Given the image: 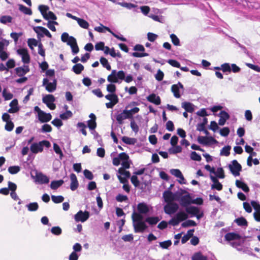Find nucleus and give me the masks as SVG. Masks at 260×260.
Segmentation results:
<instances>
[{
	"label": "nucleus",
	"instance_id": "nucleus-1",
	"mask_svg": "<svg viewBox=\"0 0 260 260\" xmlns=\"http://www.w3.org/2000/svg\"><path fill=\"white\" fill-rule=\"evenodd\" d=\"M123 80L127 83H130L133 80V78L131 75H128L125 77V73L123 71L117 72L116 70H112L111 74L107 77V80L110 83H120Z\"/></svg>",
	"mask_w": 260,
	"mask_h": 260
},
{
	"label": "nucleus",
	"instance_id": "nucleus-2",
	"mask_svg": "<svg viewBox=\"0 0 260 260\" xmlns=\"http://www.w3.org/2000/svg\"><path fill=\"white\" fill-rule=\"evenodd\" d=\"M132 218L135 233H143L148 228L145 221L143 220V216L140 213L134 212Z\"/></svg>",
	"mask_w": 260,
	"mask_h": 260
},
{
	"label": "nucleus",
	"instance_id": "nucleus-3",
	"mask_svg": "<svg viewBox=\"0 0 260 260\" xmlns=\"http://www.w3.org/2000/svg\"><path fill=\"white\" fill-rule=\"evenodd\" d=\"M200 202L196 203L194 200H192L190 195L188 193L187 194L183 196L180 200V205L184 207H187L188 205L191 203H197L198 204H202L203 200L202 199H199Z\"/></svg>",
	"mask_w": 260,
	"mask_h": 260
},
{
	"label": "nucleus",
	"instance_id": "nucleus-4",
	"mask_svg": "<svg viewBox=\"0 0 260 260\" xmlns=\"http://www.w3.org/2000/svg\"><path fill=\"white\" fill-rule=\"evenodd\" d=\"M228 168L235 177L239 176L240 172L242 171V166L237 160H232L231 164L229 165Z\"/></svg>",
	"mask_w": 260,
	"mask_h": 260
},
{
	"label": "nucleus",
	"instance_id": "nucleus-5",
	"mask_svg": "<svg viewBox=\"0 0 260 260\" xmlns=\"http://www.w3.org/2000/svg\"><path fill=\"white\" fill-rule=\"evenodd\" d=\"M179 208L178 205L174 202L168 203L164 206L165 212L168 215H172L175 213Z\"/></svg>",
	"mask_w": 260,
	"mask_h": 260
},
{
	"label": "nucleus",
	"instance_id": "nucleus-6",
	"mask_svg": "<svg viewBox=\"0 0 260 260\" xmlns=\"http://www.w3.org/2000/svg\"><path fill=\"white\" fill-rule=\"evenodd\" d=\"M57 81L54 79L52 82H49L47 78H44L43 80V86L49 92H53L56 90Z\"/></svg>",
	"mask_w": 260,
	"mask_h": 260
},
{
	"label": "nucleus",
	"instance_id": "nucleus-7",
	"mask_svg": "<svg viewBox=\"0 0 260 260\" xmlns=\"http://www.w3.org/2000/svg\"><path fill=\"white\" fill-rule=\"evenodd\" d=\"M34 30L37 34L38 38L43 37L44 35L51 38V34L47 29L42 26H36L34 27Z\"/></svg>",
	"mask_w": 260,
	"mask_h": 260
},
{
	"label": "nucleus",
	"instance_id": "nucleus-8",
	"mask_svg": "<svg viewBox=\"0 0 260 260\" xmlns=\"http://www.w3.org/2000/svg\"><path fill=\"white\" fill-rule=\"evenodd\" d=\"M163 198L166 203H172L174 201L178 200L177 193H174L170 190H166L163 193Z\"/></svg>",
	"mask_w": 260,
	"mask_h": 260
},
{
	"label": "nucleus",
	"instance_id": "nucleus-9",
	"mask_svg": "<svg viewBox=\"0 0 260 260\" xmlns=\"http://www.w3.org/2000/svg\"><path fill=\"white\" fill-rule=\"evenodd\" d=\"M89 217V213L87 211L83 212L79 211L77 214L75 215V220L77 222L81 221L82 222L87 220Z\"/></svg>",
	"mask_w": 260,
	"mask_h": 260
},
{
	"label": "nucleus",
	"instance_id": "nucleus-10",
	"mask_svg": "<svg viewBox=\"0 0 260 260\" xmlns=\"http://www.w3.org/2000/svg\"><path fill=\"white\" fill-rule=\"evenodd\" d=\"M67 44L70 46L73 55H75L78 53L79 49L76 40L74 37H71L70 38V41H68Z\"/></svg>",
	"mask_w": 260,
	"mask_h": 260
},
{
	"label": "nucleus",
	"instance_id": "nucleus-11",
	"mask_svg": "<svg viewBox=\"0 0 260 260\" xmlns=\"http://www.w3.org/2000/svg\"><path fill=\"white\" fill-rule=\"evenodd\" d=\"M17 53L21 56L23 62L24 63H28L30 62V57L26 49H19L17 50Z\"/></svg>",
	"mask_w": 260,
	"mask_h": 260
},
{
	"label": "nucleus",
	"instance_id": "nucleus-12",
	"mask_svg": "<svg viewBox=\"0 0 260 260\" xmlns=\"http://www.w3.org/2000/svg\"><path fill=\"white\" fill-rule=\"evenodd\" d=\"M129 113L127 112V110H123L122 112L116 115V119L119 124H122L123 123V120L125 119H131L129 118Z\"/></svg>",
	"mask_w": 260,
	"mask_h": 260
},
{
	"label": "nucleus",
	"instance_id": "nucleus-13",
	"mask_svg": "<svg viewBox=\"0 0 260 260\" xmlns=\"http://www.w3.org/2000/svg\"><path fill=\"white\" fill-rule=\"evenodd\" d=\"M36 181L40 184H47L49 182V178L43 173H39L36 176Z\"/></svg>",
	"mask_w": 260,
	"mask_h": 260
},
{
	"label": "nucleus",
	"instance_id": "nucleus-14",
	"mask_svg": "<svg viewBox=\"0 0 260 260\" xmlns=\"http://www.w3.org/2000/svg\"><path fill=\"white\" fill-rule=\"evenodd\" d=\"M170 173L172 175L175 176L176 177L180 179L179 181L180 184H185V179L181 173V172L178 169H171Z\"/></svg>",
	"mask_w": 260,
	"mask_h": 260
},
{
	"label": "nucleus",
	"instance_id": "nucleus-15",
	"mask_svg": "<svg viewBox=\"0 0 260 260\" xmlns=\"http://www.w3.org/2000/svg\"><path fill=\"white\" fill-rule=\"evenodd\" d=\"M16 74L20 77L23 76L29 71L28 66L24 65L23 67H18L15 69Z\"/></svg>",
	"mask_w": 260,
	"mask_h": 260
},
{
	"label": "nucleus",
	"instance_id": "nucleus-16",
	"mask_svg": "<svg viewBox=\"0 0 260 260\" xmlns=\"http://www.w3.org/2000/svg\"><path fill=\"white\" fill-rule=\"evenodd\" d=\"M147 100L150 103H153L156 105H159L161 103L160 98L155 93H152L147 96Z\"/></svg>",
	"mask_w": 260,
	"mask_h": 260
},
{
	"label": "nucleus",
	"instance_id": "nucleus-17",
	"mask_svg": "<svg viewBox=\"0 0 260 260\" xmlns=\"http://www.w3.org/2000/svg\"><path fill=\"white\" fill-rule=\"evenodd\" d=\"M70 179L71 183L70 185V188L72 190L74 191L77 189L79 183L75 174L72 173L70 175Z\"/></svg>",
	"mask_w": 260,
	"mask_h": 260
},
{
	"label": "nucleus",
	"instance_id": "nucleus-18",
	"mask_svg": "<svg viewBox=\"0 0 260 260\" xmlns=\"http://www.w3.org/2000/svg\"><path fill=\"white\" fill-rule=\"evenodd\" d=\"M30 151L34 153H37L39 152H42L43 150L42 145L39 143H32L30 147Z\"/></svg>",
	"mask_w": 260,
	"mask_h": 260
},
{
	"label": "nucleus",
	"instance_id": "nucleus-19",
	"mask_svg": "<svg viewBox=\"0 0 260 260\" xmlns=\"http://www.w3.org/2000/svg\"><path fill=\"white\" fill-rule=\"evenodd\" d=\"M181 107L185 109L186 112L189 113H192L194 110V105L189 102H184L182 103Z\"/></svg>",
	"mask_w": 260,
	"mask_h": 260
},
{
	"label": "nucleus",
	"instance_id": "nucleus-20",
	"mask_svg": "<svg viewBox=\"0 0 260 260\" xmlns=\"http://www.w3.org/2000/svg\"><path fill=\"white\" fill-rule=\"evenodd\" d=\"M52 118V116L50 113H46L45 112L41 114L39 117L38 119L42 122H47L49 121Z\"/></svg>",
	"mask_w": 260,
	"mask_h": 260
},
{
	"label": "nucleus",
	"instance_id": "nucleus-21",
	"mask_svg": "<svg viewBox=\"0 0 260 260\" xmlns=\"http://www.w3.org/2000/svg\"><path fill=\"white\" fill-rule=\"evenodd\" d=\"M225 240L228 241H231L234 240H239L241 238V236L235 233H228L225 236Z\"/></svg>",
	"mask_w": 260,
	"mask_h": 260
},
{
	"label": "nucleus",
	"instance_id": "nucleus-22",
	"mask_svg": "<svg viewBox=\"0 0 260 260\" xmlns=\"http://www.w3.org/2000/svg\"><path fill=\"white\" fill-rule=\"evenodd\" d=\"M185 211L187 214L191 215V217L194 216L198 212H200V209L198 207L192 206L186 207Z\"/></svg>",
	"mask_w": 260,
	"mask_h": 260
},
{
	"label": "nucleus",
	"instance_id": "nucleus-23",
	"mask_svg": "<svg viewBox=\"0 0 260 260\" xmlns=\"http://www.w3.org/2000/svg\"><path fill=\"white\" fill-rule=\"evenodd\" d=\"M137 208L138 212L140 214H146L149 211L147 205L144 203H139L138 205Z\"/></svg>",
	"mask_w": 260,
	"mask_h": 260
},
{
	"label": "nucleus",
	"instance_id": "nucleus-24",
	"mask_svg": "<svg viewBox=\"0 0 260 260\" xmlns=\"http://www.w3.org/2000/svg\"><path fill=\"white\" fill-rule=\"evenodd\" d=\"M236 185L237 187L242 189L245 192H248L249 188L247 185L244 182L237 180L236 181Z\"/></svg>",
	"mask_w": 260,
	"mask_h": 260
},
{
	"label": "nucleus",
	"instance_id": "nucleus-25",
	"mask_svg": "<svg viewBox=\"0 0 260 260\" xmlns=\"http://www.w3.org/2000/svg\"><path fill=\"white\" fill-rule=\"evenodd\" d=\"M84 69V66L81 63H76L72 68V71L76 74H80Z\"/></svg>",
	"mask_w": 260,
	"mask_h": 260
},
{
	"label": "nucleus",
	"instance_id": "nucleus-26",
	"mask_svg": "<svg viewBox=\"0 0 260 260\" xmlns=\"http://www.w3.org/2000/svg\"><path fill=\"white\" fill-rule=\"evenodd\" d=\"M175 217L178 219V220H179V222H180L181 221L187 219L188 216L187 213H185L184 211H179L176 214Z\"/></svg>",
	"mask_w": 260,
	"mask_h": 260
},
{
	"label": "nucleus",
	"instance_id": "nucleus-27",
	"mask_svg": "<svg viewBox=\"0 0 260 260\" xmlns=\"http://www.w3.org/2000/svg\"><path fill=\"white\" fill-rule=\"evenodd\" d=\"M55 99L54 96L52 94H47L43 98V103L46 105L49 103H53Z\"/></svg>",
	"mask_w": 260,
	"mask_h": 260
},
{
	"label": "nucleus",
	"instance_id": "nucleus-28",
	"mask_svg": "<svg viewBox=\"0 0 260 260\" xmlns=\"http://www.w3.org/2000/svg\"><path fill=\"white\" fill-rule=\"evenodd\" d=\"M27 210L30 212L36 211L39 209V205L37 202L30 203L26 205Z\"/></svg>",
	"mask_w": 260,
	"mask_h": 260
},
{
	"label": "nucleus",
	"instance_id": "nucleus-29",
	"mask_svg": "<svg viewBox=\"0 0 260 260\" xmlns=\"http://www.w3.org/2000/svg\"><path fill=\"white\" fill-rule=\"evenodd\" d=\"M64 183L63 180H59L57 181H52L50 184V187L52 189H57L58 187L61 186Z\"/></svg>",
	"mask_w": 260,
	"mask_h": 260
},
{
	"label": "nucleus",
	"instance_id": "nucleus-30",
	"mask_svg": "<svg viewBox=\"0 0 260 260\" xmlns=\"http://www.w3.org/2000/svg\"><path fill=\"white\" fill-rule=\"evenodd\" d=\"M18 6L19 11L23 13L28 15H31L32 14V11L30 9L27 8L22 4H19Z\"/></svg>",
	"mask_w": 260,
	"mask_h": 260
},
{
	"label": "nucleus",
	"instance_id": "nucleus-31",
	"mask_svg": "<svg viewBox=\"0 0 260 260\" xmlns=\"http://www.w3.org/2000/svg\"><path fill=\"white\" fill-rule=\"evenodd\" d=\"M192 260H207V257L203 255L201 252H196L191 257Z\"/></svg>",
	"mask_w": 260,
	"mask_h": 260
},
{
	"label": "nucleus",
	"instance_id": "nucleus-32",
	"mask_svg": "<svg viewBox=\"0 0 260 260\" xmlns=\"http://www.w3.org/2000/svg\"><path fill=\"white\" fill-rule=\"evenodd\" d=\"M235 222L239 225L241 226H247L248 225V222L247 220L243 217H239L235 220Z\"/></svg>",
	"mask_w": 260,
	"mask_h": 260
},
{
	"label": "nucleus",
	"instance_id": "nucleus-33",
	"mask_svg": "<svg viewBox=\"0 0 260 260\" xmlns=\"http://www.w3.org/2000/svg\"><path fill=\"white\" fill-rule=\"evenodd\" d=\"M159 220V219L158 217H149L145 219V222L151 225H155Z\"/></svg>",
	"mask_w": 260,
	"mask_h": 260
},
{
	"label": "nucleus",
	"instance_id": "nucleus-34",
	"mask_svg": "<svg viewBox=\"0 0 260 260\" xmlns=\"http://www.w3.org/2000/svg\"><path fill=\"white\" fill-rule=\"evenodd\" d=\"M231 147L229 145L223 147L221 150L220 155L221 156H228L230 154Z\"/></svg>",
	"mask_w": 260,
	"mask_h": 260
},
{
	"label": "nucleus",
	"instance_id": "nucleus-35",
	"mask_svg": "<svg viewBox=\"0 0 260 260\" xmlns=\"http://www.w3.org/2000/svg\"><path fill=\"white\" fill-rule=\"evenodd\" d=\"M106 30L110 32L115 38H117L118 40H120L123 42H126L127 41L126 39L124 38L122 35L119 36L115 33L113 32L110 28L107 26H103Z\"/></svg>",
	"mask_w": 260,
	"mask_h": 260
},
{
	"label": "nucleus",
	"instance_id": "nucleus-36",
	"mask_svg": "<svg viewBox=\"0 0 260 260\" xmlns=\"http://www.w3.org/2000/svg\"><path fill=\"white\" fill-rule=\"evenodd\" d=\"M39 10H40L43 18L44 19H47L46 15L48 13L47 11L49 10V7L47 6L40 5L39 7Z\"/></svg>",
	"mask_w": 260,
	"mask_h": 260
},
{
	"label": "nucleus",
	"instance_id": "nucleus-37",
	"mask_svg": "<svg viewBox=\"0 0 260 260\" xmlns=\"http://www.w3.org/2000/svg\"><path fill=\"white\" fill-rule=\"evenodd\" d=\"M100 61L103 67L106 68V69L108 71L111 70V66L109 64L108 60L106 58L101 57Z\"/></svg>",
	"mask_w": 260,
	"mask_h": 260
},
{
	"label": "nucleus",
	"instance_id": "nucleus-38",
	"mask_svg": "<svg viewBox=\"0 0 260 260\" xmlns=\"http://www.w3.org/2000/svg\"><path fill=\"white\" fill-rule=\"evenodd\" d=\"M105 98L110 101V102H118L119 100L117 95L115 93H111V94H108L105 96Z\"/></svg>",
	"mask_w": 260,
	"mask_h": 260
},
{
	"label": "nucleus",
	"instance_id": "nucleus-39",
	"mask_svg": "<svg viewBox=\"0 0 260 260\" xmlns=\"http://www.w3.org/2000/svg\"><path fill=\"white\" fill-rule=\"evenodd\" d=\"M122 141L126 144L134 145L136 142V139L135 138H129L126 136H124L122 138Z\"/></svg>",
	"mask_w": 260,
	"mask_h": 260
},
{
	"label": "nucleus",
	"instance_id": "nucleus-40",
	"mask_svg": "<svg viewBox=\"0 0 260 260\" xmlns=\"http://www.w3.org/2000/svg\"><path fill=\"white\" fill-rule=\"evenodd\" d=\"M77 126L78 128H80V131L83 135H84V136L87 135V132L85 130V128L87 127V126L84 123L82 122H78L77 124Z\"/></svg>",
	"mask_w": 260,
	"mask_h": 260
},
{
	"label": "nucleus",
	"instance_id": "nucleus-41",
	"mask_svg": "<svg viewBox=\"0 0 260 260\" xmlns=\"http://www.w3.org/2000/svg\"><path fill=\"white\" fill-rule=\"evenodd\" d=\"M73 113L71 111H67L66 112L60 114V118L62 120H67L72 117Z\"/></svg>",
	"mask_w": 260,
	"mask_h": 260
},
{
	"label": "nucleus",
	"instance_id": "nucleus-42",
	"mask_svg": "<svg viewBox=\"0 0 260 260\" xmlns=\"http://www.w3.org/2000/svg\"><path fill=\"white\" fill-rule=\"evenodd\" d=\"M12 17L10 16H2L0 18V22L3 24H6L7 23H11L12 21Z\"/></svg>",
	"mask_w": 260,
	"mask_h": 260
},
{
	"label": "nucleus",
	"instance_id": "nucleus-43",
	"mask_svg": "<svg viewBox=\"0 0 260 260\" xmlns=\"http://www.w3.org/2000/svg\"><path fill=\"white\" fill-rule=\"evenodd\" d=\"M171 90L173 92L175 98H179L180 97L178 85H173L171 87Z\"/></svg>",
	"mask_w": 260,
	"mask_h": 260
},
{
	"label": "nucleus",
	"instance_id": "nucleus-44",
	"mask_svg": "<svg viewBox=\"0 0 260 260\" xmlns=\"http://www.w3.org/2000/svg\"><path fill=\"white\" fill-rule=\"evenodd\" d=\"M52 201L56 204L60 203L64 201V198L62 196H51Z\"/></svg>",
	"mask_w": 260,
	"mask_h": 260
},
{
	"label": "nucleus",
	"instance_id": "nucleus-45",
	"mask_svg": "<svg viewBox=\"0 0 260 260\" xmlns=\"http://www.w3.org/2000/svg\"><path fill=\"white\" fill-rule=\"evenodd\" d=\"M217 177L219 178H224L225 177L224 174V171L222 168H217V170H215V173H214Z\"/></svg>",
	"mask_w": 260,
	"mask_h": 260
},
{
	"label": "nucleus",
	"instance_id": "nucleus-46",
	"mask_svg": "<svg viewBox=\"0 0 260 260\" xmlns=\"http://www.w3.org/2000/svg\"><path fill=\"white\" fill-rule=\"evenodd\" d=\"M197 225V223L195 221L192 220H187L186 221L183 222L181 226L183 228H186L188 226H195Z\"/></svg>",
	"mask_w": 260,
	"mask_h": 260
},
{
	"label": "nucleus",
	"instance_id": "nucleus-47",
	"mask_svg": "<svg viewBox=\"0 0 260 260\" xmlns=\"http://www.w3.org/2000/svg\"><path fill=\"white\" fill-rule=\"evenodd\" d=\"M51 232L54 235L59 236L61 234L62 230L59 226H53L51 229Z\"/></svg>",
	"mask_w": 260,
	"mask_h": 260
},
{
	"label": "nucleus",
	"instance_id": "nucleus-48",
	"mask_svg": "<svg viewBox=\"0 0 260 260\" xmlns=\"http://www.w3.org/2000/svg\"><path fill=\"white\" fill-rule=\"evenodd\" d=\"M78 24L82 28H88L89 26L88 23L85 21V20L81 19V18H78L77 20Z\"/></svg>",
	"mask_w": 260,
	"mask_h": 260
},
{
	"label": "nucleus",
	"instance_id": "nucleus-49",
	"mask_svg": "<svg viewBox=\"0 0 260 260\" xmlns=\"http://www.w3.org/2000/svg\"><path fill=\"white\" fill-rule=\"evenodd\" d=\"M20 170V168L18 166H11L8 168V171L11 174H17Z\"/></svg>",
	"mask_w": 260,
	"mask_h": 260
},
{
	"label": "nucleus",
	"instance_id": "nucleus-50",
	"mask_svg": "<svg viewBox=\"0 0 260 260\" xmlns=\"http://www.w3.org/2000/svg\"><path fill=\"white\" fill-rule=\"evenodd\" d=\"M220 69L224 73L231 72V64L229 63H224L221 64Z\"/></svg>",
	"mask_w": 260,
	"mask_h": 260
},
{
	"label": "nucleus",
	"instance_id": "nucleus-51",
	"mask_svg": "<svg viewBox=\"0 0 260 260\" xmlns=\"http://www.w3.org/2000/svg\"><path fill=\"white\" fill-rule=\"evenodd\" d=\"M172 245V241L170 240L159 242V246L162 249H168Z\"/></svg>",
	"mask_w": 260,
	"mask_h": 260
},
{
	"label": "nucleus",
	"instance_id": "nucleus-52",
	"mask_svg": "<svg viewBox=\"0 0 260 260\" xmlns=\"http://www.w3.org/2000/svg\"><path fill=\"white\" fill-rule=\"evenodd\" d=\"M241 243V242H232L230 243V244L237 250L241 251L243 250V246Z\"/></svg>",
	"mask_w": 260,
	"mask_h": 260
},
{
	"label": "nucleus",
	"instance_id": "nucleus-53",
	"mask_svg": "<svg viewBox=\"0 0 260 260\" xmlns=\"http://www.w3.org/2000/svg\"><path fill=\"white\" fill-rule=\"evenodd\" d=\"M28 46L31 49H33V46H38V41L35 39H29L27 41Z\"/></svg>",
	"mask_w": 260,
	"mask_h": 260
},
{
	"label": "nucleus",
	"instance_id": "nucleus-54",
	"mask_svg": "<svg viewBox=\"0 0 260 260\" xmlns=\"http://www.w3.org/2000/svg\"><path fill=\"white\" fill-rule=\"evenodd\" d=\"M190 158L193 160L200 161L202 158L200 155L198 154L196 152L192 151L190 153Z\"/></svg>",
	"mask_w": 260,
	"mask_h": 260
},
{
	"label": "nucleus",
	"instance_id": "nucleus-55",
	"mask_svg": "<svg viewBox=\"0 0 260 260\" xmlns=\"http://www.w3.org/2000/svg\"><path fill=\"white\" fill-rule=\"evenodd\" d=\"M116 200L118 202H126L128 201V197L125 195L118 194L116 197Z\"/></svg>",
	"mask_w": 260,
	"mask_h": 260
},
{
	"label": "nucleus",
	"instance_id": "nucleus-56",
	"mask_svg": "<svg viewBox=\"0 0 260 260\" xmlns=\"http://www.w3.org/2000/svg\"><path fill=\"white\" fill-rule=\"evenodd\" d=\"M170 38L171 39L172 42L173 44L175 46H180V40L178 38V37L175 34H171L170 35Z\"/></svg>",
	"mask_w": 260,
	"mask_h": 260
},
{
	"label": "nucleus",
	"instance_id": "nucleus-57",
	"mask_svg": "<svg viewBox=\"0 0 260 260\" xmlns=\"http://www.w3.org/2000/svg\"><path fill=\"white\" fill-rule=\"evenodd\" d=\"M3 96L4 98L5 99V100H10L12 99L13 97V95L12 93H11L10 92H7V90L6 89H4L3 91Z\"/></svg>",
	"mask_w": 260,
	"mask_h": 260
},
{
	"label": "nucleus",
	"instance_id": "nucleus-58",
	"mask_svg": "<svg viewBox=\"0 0 260 260\" xmlns=\"http://www.w3.org/2000/svg\"><path fill=\"white\" fill-rule=\"evenodd\" d=\"M87 126L90 131H93L96 127V121L93 120H88L87 121Z\"/></svg>",
	"mask_w": 260,
	"mask_h": 260
},
{
	"label": "nucleus",
	"instance_id": "nucleus-59",
	"mask_svg": "<svg viewBox=\"0 0 260 260\" xmlns=\"http://www.w3.org/2000/svg\"><path fill=\"white\" fill-rule=\"evenodd\" d=\"M131 127L132 130L135 133H137L139 130V126L134 119L131 121Z\"/></svg>",
	"mask_w": 260,
	"mask_h": 260
},
{
	"label": "nucleus",
	"instance_id": "nucleus-60",
	"mask_svg": "<svg viewBox=\"0 0 260 260\" xmlns=\"http://www.w3.org/2000/svg\"><path fill=\"white\" fill-rule=\"evenodd\" d=\"M174 148L170 149L169 151L171 153L176 154L178 153H180L182 151V148L180 146L176 145L174 146Z\"/></svg>",
	"mask_w": 260,
	"mask_h": 260
},
{
	"label": "nucleus",
	"instance_id": "nucleus-61",
	"mask_svg": "<svg viewBox=\"0 0 260 260\" xmlns=\"http://www.w3.org/2000/svg\"><path fill=\"white\" fill-rule=\"evenodd\" d=\"M164 77V74L160 70H158L157 72V73L155 75V78L158 81H162Z\"/></svg>",
	"mask_w": 260,
	"mask_h": 260
},
{
	"label": "nucleus",
	"instance_id": "nucleus-62",
	"mask_svg": "<svg viewBox=\"0 0 260 260\" xmlns=\"http://www.w3.org/2000/svg\"><path fill=\"white\" fill-rule=\"evenodd\" d=\"M14 127L13 122L12 121H7L5 126V128L8 132H11L13 130Z\"/></svg>",
	"mask_w": 260,
	"mask_h": 260
},
{
	"label": "nucleus",
	"instance_id": "nucleus-63",
	"mask_svg": "<svg viewBox=\"0 0 260 260\" xmlns=\"http://www.w3.org/2000/svg\"><path fill=\"white\" fill-rule=\"evenodd\" d=\"M116 87L115 85L112 84V83H111L107 86V90L110 93H114L116 91Z\"/></svg>",
	"mask_w": 260,
	"mask_h": 260
},
{
	"label": "nucleus",
	"instance_id": "nucleus-64",
	"mask_svg": "<svg viewBox=\"0 0 260 260\" xmlns=\"http://www.w3.org/2000/svg\"><path fill=\"white\" fill-rule=\"evenodd\" d=\"M131 182L135 187H138L140 185V181L137 176L134 175L131 177Z\"/></svg>",
	"mask_w": 260,
	"mask_h": 260
}]
</instances>
